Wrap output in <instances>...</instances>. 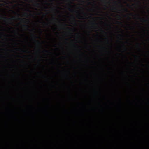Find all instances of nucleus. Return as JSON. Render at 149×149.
Segmentation results:
<instances>
[{
  "label": "nucleus",
  "mask_w": 149,
  "mask_h": 149,
  "mask_svg": "<svg viewBox=\"0 0 149 149\" xmlns=\"http://www.w3.org/2000/svg\"><path fill=\"white\" fill-rule=\"evenodd\" d=\"M119 35L120 36H121V35L120 34H119Z\"/></svg>",
  "instance_id": "nucleus-18"
},
{
  "label": "nucleus",
  "mask_w": 149,
  "mask_h": 149,
  "mask_svg": "<svg viewBox=\"0 0 149 149\" xmlns=\"http://www.w3.org/2000/svg\"><path fill=\"white\" fill-rule=\"evenodd\" d=\"M12 12H13V13H14V14H16L15 12V11H12Z\"/></svg>",
  "instance_id": "nucleus-12"
},
{
  "label": "nucleus",
  "mask_w": 149,
  "mask_h": 149,
  "mask_svg": "<svg viewBox=\"0 0 149 149\" xmlns=\"http://www.w3.org/2000/svg\"><path fill=\"white\" fill-rule=\"evenodd\" d=\"M67 29H69V28H67Z\"/></svg>",
  "instance_id": "nucleus-17"
},
{
  "label": "nucleus",
  "mask_w": 149,
  "mask_h": 149,
  "mask_svg": "<svg viewBox=\"0 0 149 149\" xmlns=\"http://www.w3.org/2000/svg\"><path fill=\"white\" fill-rule=\"evenodd\" d=\"M137 16L138 17V18L139 19H140V20H141V19L140 18V17H139V14L137 15Z\"/></svg>",
  "instance_id": "nucleus-4"
},
{
  "label": "nucleus",
  "mask_w": 149,
  "mask_h": 149,
  "mask_svg": "<svg viewBox=\"0 0 149 149\" xmlns=\"http://www.w3.org/2000/svg\"><path fill=\"white\" fill-rule=\"evenodd\" d=\"M143 21L144 22L146 21V20H145V19H143Z\"/></svg>",
  "instance_id": "nucleus-14"
},
{
  "label": "nucleus",
  "mask_w": 149,
  "mask_h": 149,
  "mask_svg": "<svg viewBox=\"0 0 149 149\" xmlns=\"http://www.w3.org/2000/svg\"><path fill=\"white\" fill-rule=\"evenodd\" d=\"M80 16V17H82V16Z\"/></svg>",
  "instance_id": "nucleus-20"
},
{
  "label": "nucleus",
  "mask_w": 149,
  "mask_h": 149,
  "mask_svg": "<svg viewBox=\"0 0 149 149\" xmlns=\"http://www.w3.org/2000/svg\"><path fill=\"white\" fill-rule=\"evenodd\" d=\"M70 3H71V1H70Z\"/></svg>",
  "instance_id": "nucleus-26"
},
{
  "label": "nucleus",
  "mask_w": 149,
  "mask_h": 149,
  "mask_svg": "<svg viewBox=\"0 0 149 149\" xmlns=\"http://www.w3.org/2000/svg\"><path fill=\"white\" fill-rule=\"evenodd\" d=\"M0 17H1L3 19L6 20H10V19H14V18H15V17H13L11 18H8L7 17H3L2 16L1 14L0 13Z\"/></svg>",
  "instance_id": "nucleus-1"
},
{
  "label": "nucleus",
  "mask_w": 149,
  "mask_h": 149,
  "mask_svg": "<svg viewBox=\"0 0 149 149\" xmlns=\"http://www.w3.org/2000/svg\"><path fill=\"white\" fill-rule=\"evenodd\" d=\"M44 51H45V52H47V50H44Z\"/></svg>",
  "instance_id": "nucleus-15"
},
{
  "label": "nucleus",
  "mask_w": 149,
  "mask_h": 149,
  "mask_svg": "<svg viewBox=\"0 0 149 149\" xmlns=\"http://www.w3.org/2000/svg\"><path fill=\"white\" fill-rule=\"evenodd\" d=\"M70 7H72V6L71 5H70Z\"/></svg>",
  "instance_id": "nucleus-24"
},
{
  "label": "nucleus",
  "mask_w": 149,
  "mask_h": 149,
  "mask_svg": "<svg viewBox=\"0 0 149 149\" xmlns=\"http://www.w3.org/2000/svg\"><path fill=\"white\" fill-rule=\"evenodd\" d=\"M68 10H69V11H72V10L70 8H68Z\"/></svg>",
  "instance_id": "nucleus-9"
},
{
  "label": "nucleus",
  "mask_w": 149,
  "mask_h": 149,
  "mask_svg": "<svg viewBox=\"0 0 149 149\" xmlns=\"http://www.w3.org/2000/svg\"><path fill=\"white\" fill-rule=\"evenodd\" d=\"M134 56H135V57H136V55H134Z\"/></svg>",
  "instance_id": "nucleus-22"
},
{
  "label": "nucleus",
  "mask_w": 149,
  "mask_h": 149,
  "mask_svg": "<svg viewBox=\"0 0 149 149\" xmlns=\"http://www.w3.org/2000/svg\"><path fill=\"white\" fill-rule=\"evenodd\" d=\"M129 17V18L130 19V17Z\"/></svg>",
  "instance_id": "nucleus-21"
},
{
  "label": "nucleus",
  "mask_w": 149,
  "mask_h": 149,
  "mask_svg": "<svg viewBox=\"0 0 149 149\" xmlns=\"http://www.w3.org/2000/svg\"><path fill=\"white\" fill-rule=\"evenodd\" d=\"M121 5L122 6H123V5H122V4H121Z\"/></svg>",
  "instance_id": "nucleus-28"
},
{
  "label": "nucleus",
  "mask_w": 149,
  "mask_h": 149,
  "mask_svg": "<svg viewBox=\"0 0 149 149\" xmlns=\"http://www.w3.org/2000/svg\"><path fill=\"white\" fill-rule=\"evenodd\" d=\"M33 36H34V37H35V40L37 41V42H38V43H39V44H40V42L39 41V40H36V36H35V35H33Z\"/></svg>",
  "instance_id": "nucleus-2"
},
{
  "label": "nucleus",
  "mask_w": 149,
  "mask_h": 149,
  "mask_svg": "<svg viewBox=\"0 0 149 149\" xmlns=\"http://www.w3.org/2000/svg\"><path fill=\"white\" fill-rule=\"evenodd\" d=\"M103 31V32H104V31Z\"/></svg>",
  "instance_id": "nucleus-19"
},
{
  "label": "nucleus",
  "mask_w": 149,
  "mask_h": 149,
  "mask_svg": "<svg viewBox=\"0 0 149 149\" xmlns=\"http://www.w3.org/2000/svg\"><path fill=\"white\" fill-rule=\"evenodd\" d=\"M117 23L120 24V25H122V22H119V21H117Z\"/></svg>",
  "instance_id": "nucleus-3"
},
{
  "label": "nucleus",
  "mask_w": 149,
  "mask_h": 149,
  "mask_svg": "<svg viewBox=\"0 0 149 149\" xmlns=\"http://www.w3.org/2000/svg\"><path fill=\"white\" fill-rule=\"evenodd\" d=\"M68 0L70 1V0Z\"/></svg>",
  "instance_id": "nucleus-32"
},
{
  "label": "nucleus",
  "mask_w": 149,
  "mask_h": 149,
  "mask_svg": "<svg viewBox=\"0 0 149 149\" xmlns=\"http://www.w3.org/2000/svg\"><path fill=\"white\" fill-rule=\"evenodd\" d=\"M124 11H125L126 12L127 11V8H125V9H124Z\"/></svg>",
  "instance_id": "nucleus-5"
},
{
  "label": "nucleus",
  "mask_w": 149,
  "mask_h": 149,
  "mask_svg": "<svg viewBox=\"0 0 149 149\" xmlns=\"http://www.w3.org/2000/svg\"><path fill=\"white\" fill-rule=\"evenodd\" d=\"M36 6H38L39 5V3H36Z\"/></svg>",
  "instance_id": "nucleus-7"
},
{
  "label": "nucleus",
  "mask_w": 149,
  "mask_h": 149,
  "mask_svg": "<svg viewBox=\"0 0 149 149\" xmlns=\"http://www.w3.org/2000/svg\"><path fill=\"white\" fill-rule=\"evenodd\" d=\"M18 19H19V20H23V19H22L21 18H18Z\"/></svg>",
  "instance_id": "nucleus-11"
},
{
  "label": "nucleus",
  "mask_w": 149,
  "mask_h": 149,
  "mask_svg": "<svg viewBox=\"0 0 149 149\" xmlns=\"http://www.w3.org/2000/svg\"><path fill=\"white\" fill-rule=\"evenodd\" d=\"M27 22H29V20L27 19Z\"/></svg>",
  "instance_id": "nucleus-16"
},
{
  "label": "nucleus",
  "mask_w": 149,
  "mask_h": 149,
  "mask_svg": "<svg viewBox=\"0 0 149 149\" xmlns=\"http://www.w3.org/2000/svg\"><path fill=\"white\" fill-rule=\"evenodd\" d=\"M118 15V17H119V18H121V17L120 16V15Z\"/></svg>",
  "instance_id": "nucleus-13"
},
{
  "label": "nucleus",
  "mask_w": 149,
  "mask_h": 149,
  "mask_svg": "<svg viewBox=\"0 0 149 149\" xmlns=\"http://www.w3.org/2000/svg\"><path fill=\"white\" fill-rule=\"evenodd\" d=\"M50 1H51V2L52 1V0H50Z\"/></svg>",
  "instance_id": "nucleus-23"
},
{
  "label": "nucleus",
  "mask_w": 149,
  "mask_h": 149,
  "mask_svg": "<svg viewBox=\"0 0 149 149\" xmlns=\"http://www.w3.org/2000/svg\"><path fill=\"white\" fill-rule=\"evenodd\" d=\"M25 26H26V27H27V29L29 30V29H28V28H29V26L28 25H25Z\"/></svg>",
  "instance_id": "nucleus-6"
},
{
  "label": "nucleus",
  "mask_w": 149,
  "mask_h": 149,
  "mask_svg": "<svg viewBox=\"0 0 149 149\" xmlns=\"http://www.w3.org/2000/svg\"><path fill=\"white\" fill-rule=\"evenodd\" d=\"M130 28H132V27L131 26H130Z\"/></svg>",
  "instance_id": "nucleus-29"
},
{
  "label": "nucleus",
  "mask_w": 149,
  "mask_h": 149,
  "mask_svg": "<svg viewBox=\"0 0 149 149\" xmlns=\"http://www.w3.org/2000/svg\"><path fill=\"white\" fill-rule=\"evenodd\" d=\"M16 50H18V49H16Z\"/></svg>",
  "instance_id": "nucleus-27"
},
{
  "label": "nucleus",
  "mask_w": 149,
  "mask_h": 149,
  "mask_svg": "<svg viewBox=\"0 0 149 149\" xmlns=\"http://www.w3.org/2000/svg\"><path fill=\"white\" fill-rule=\"evenodd\" d=\"M72 17H73V19L74 20V21H75V18L73 16H72Z\"/></svg>",
  "instance_id": "nucleus-8"
},
{
  "label": "nucleus",
  "mask_w": 149,
  "mask_h": 149,
  "mask_svg": "<svg viewBox=\"0 0 149 149\" xmlns=\"http://www.w3.org/2000/svg\"><path fill=\"white\" fill-rule=\"evenodd\" d=\"M24 15H28V13H24Z\"/></svg>",
  "instance_id": "nucleus-10"
},
{
  "label": "nucleus",
  "mask_w": 149,
  "mask_h": 149,
  "mask_svg": "<svg viewBox=\"0 0 149 149\" xmlns=\"http://www.w3.org/2000/svg\"><path fill=\"white\" fill-rule=\"evenodd\" d=\"M138 2H139V3L140 2H139V1H138Z\"/></svg>",
  "instance_id": "nucleus-31"
},
{
  "label": "nucleus",
  "mask_w": 149,
  "mask_h": 149,
  "mask_svg": "<svg viewBox=\"0 0 149 149\" xmlns=\"http://www.w3.org/2000/svg\"><path fill=\"white\" fill-rule=\"evenodd\" d=\"M18 16H19V14H18Z\"/></svg>",
  "instance_id": "nucleus-30"
},
{
  "label": "nucleus",
  "mask_w": 149,
  "mask_h": 149,
  "mask_svg": "<svg viewBox=\"0 0 149 149\" xmlns=\"http://www.w3.org/2000/svg\"><path fill=\"white\" fill-rule=\"evenodd\" d=\"M44 16H45V15H44Z\"/></svg>",
  "instance_id": "nucleus-25"
}]
</instances>
